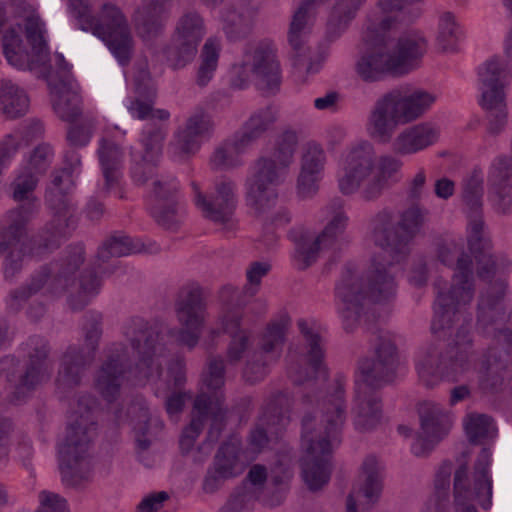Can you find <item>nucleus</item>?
<instances>
[{
	"instance_id": "obj_1",
	"label": "nucleus",
	"mask_w": 512,
	"mask_h": 512,
	"mask_svg": "<svg viewBox=\"0 0 512 512\" xmlns=\"http://www.w3.org/2000/svg\"><path fill=\"white\" fill-rule=\"evenodd\" d=\"M428 210L420 203H411L400 214L397 226L389 210H381L369 221L371 240L381 249L372 258L366 285L351 269H346L335 293L342 306L339 308L343 327L352 331L360 320L364 301H388L396 294L395 264L410 252L409 245L425 223Z\"/></svg>"
},
{
	"instance_id": "obj_2",
	"label": "nucleus",
	"mask_w": 512,
	"mask_h": 512,
	"mask_svg": "<svg viewBox=\"0 0 512 512\" xmlns=\"http://www.w3.org/2000/svg\"><path fill=\"white\" fill-rule=\"evenodd\" d=\"M320 415L307 413L302 418V476L312 491L326 485L331 475L330 457L341 442L346 419L344 388L337 383L333 393L318 402Z\"/></svg>"
},
{
	"instance_id": "obj_3",
	"label": "nucleus",
	"mask_w": 512,
	"mask_h": 512,
	"mask_svg": "<svg viewBox=\"0 0 512 512\" xmlns=\"http://www.w3.org/2000/svg\"><path fill=\"white\" fill-rule=\"evenodd\" d=\"M435 254L443 265L455 267L456 271L451 283L438 278L433 284V334L452 328L456 322L465 321L466 307L470 305L475 294L472 259L465 253L463 242L454 238L439 239L436 242Z\"/></svg>"
},
{
	"instance_id": "obj_4",
	"label": "nucleus",
	"mask_w": 512,
	"mask_h": 512,
	"mask_svg": "<svg viewBox=\"0 0 512 512\" xmlns=\"http://www.w3.org/2000/svg\"><path fill=\"white\" fill-rule=\"evenodd\" d=\"M96 407L97 401L90 394L78 396L65 437L59 444V467L62 479L68 485L78 486L92 477L91 449L96 436Z\"/></svg>"
},
{
	"instance_id": "obj_5",
	"label": "nucleus",
	"mask_w": 512,
	"mask_h": 512,
	"mask_svg": "<svg viewBox=\"0 0 512 512\" xmlns=\"http://www.w3.org/2000/svg\"><path fill=\"white\" fill-rule=\"evenodd\" d=\"M473 356V340L470 329L462 324L452 342L443 348L438 341H427L417 350L415 370L424 387L433 389L442 381H457L468 371Z\"/></svg>"
},
{
	"instance_id": "obj_6",
	"label": "nucleus",
	"mask_w": 512,
	"mask_h": 512,
	"mask_svg": "<svg viewBox=\"0 0 512 512\" xmlns=\"http://www.w3.org/2000/svg\"><path fill=\"white\" fill-rule=\"evenodd\" d=\"M68 11L76 26L101 39L121 65L129 63L133 51V37L128 19L116 4L104 3L97 16L87 0H68Z\"/></svg>"
},
{
	"instance_id": "obj_7",
	"label": "nucleus",
	"mask_w": 512,
	"mask_h": 512,
	"mask_svg": "<svg viewBox=\"0 0 512 512\" xmlns=\"http://www.w3.org/2000/svg\"><path fill=\"white\" fill-rule=\"evenodd\" d=\"M437 96L423 89H394L374 104L367 121L368 134L378 142L388 143L397 126L421 117L435 103Z\"/></svg>"
},
{
	"instance_id": "obj_8",
	"label": "nucleus",
	"mask_w": 512,
	"mask_h": 512,
	"mask_svg": "<svg viewBox=\"0 0 512 512\" xmlns=\"http://www.w3.org/2000/svg\"><path fill=\"white\" fill-rule=\"evenodd\" d=\"M202 382L207 390L214 394L209 395L203 392L195 398L191 422L183 430L180 438V448L183 453L191 451L208 417L212 419L207 433L209 442L218 441L224 425L226 409L223 407L224 396L220 389L225 383V365L220 356L208 358L206 370L202 374Z\"/></svg>"
},
{
	"instance_id": "obj_9",
	"label": "nucleus",
	"mask_w": 512,
	"mask_h": 512,
	"mask_svg": "<svg viewBox=\"0 0 512 512\" xmlns=\"http://www.w3.org/2000/svg\"><path fill=\"white\" fill-rule=\"evenodd\" d=\"M27 213L28 210L23 208L10 210L0 223V258L5 280L12 281L22 271L27 255L40 257L56 248L63 237H54L53 230L48 231L45 227L38 237L26 241Z\"/></svg>"
},
{
	"instance_id": "obj_10",
	"label": "nucleus",
	"mask_w": 512,
	"mask_h": 512,
	"mask_svg": "<svg viewBox=\"0 0 512 512\" xmlns=\"http://www.w3.org/2000/svg\"><path fill=\"white\" fill-rule=\"evenodd\" d=\"M27 359L20 364L14 357L0 360V375L11 383L13 391L10 401L19 404L51 377V367L47 362L50 353L48 341L41 336H31L25 343Z\"/></svg>"
},
{
	"instance_id": "obj_11",
	"label": "nucleus",
	"mask_w": 512,
	"mask_h": 512,
	"mask_svg": "<svg viewBox=\"0 0 512 512\" xmlns=\"http://www.w3.org/2000/svg\"><path fill=\"white\" fill-rule=\"evenodd\" d=\"M251 78L256 88L265 96L276 94L281 85V69L275 45L270 40H262L248 46L239 65L234 66L231 86L245 89Z\"/></svg>"
},
{
	"instance_id": "obj_12",
	"label": "nucleus",
	"mask_w": 512,
	"mask_h": 512,
	"mask_svg": "<svg viewBox=\"0 0 512 512\" xmlns=\"http://www.w3.org/2000/svg\"><path fill=\"white\" fill-rule=\"evenodd\" d=\"M122 335L137 354L140 375L147 379L160 377L169 351L163 330L143 318L133 317L123 324Z\"/></svg>"
},
{
	"instance_id": "obj_13",
	"label": "nucleus",
	"mask_w": 512,
	"mask_h": 512,
	"mask_svg": "<svg viewBox=\"0 0 512 512\" xmlns=\"http://www.w3.org/2000/svg\"><path fill=\"white\" fill-rule=\"evenodd\" d=\"M85 259V250L83 245L77 244L69 247L66 255L60 262L53 265V268L42 267L31 276L29 282L10 292L7 299V306L12 311H18L26 301L34 294L39 292L47 282L50 273L53 278L49 283V290L53 294H60L69 289L74 284V274L83 264Z\"/></svg>"
},
{
	"instance_id": "obj_14",
	"label": "nucleus",
	"mask_w": 512,
	"mask_h": 512,
	"mask_svg": "<svg viewBox=\"0 0 512 512\" xmlns=\"http://www.w3.org/2000/svg\"><path fill=\"white\" fill-rule=\"evenodd\" d=\"M491 452L483 448L474 464L472 478L468 475L467 464H461L454 471L453 494L454 512H477L474 501L488 510L492 506V478L489 467Z\"/></svg>"
},
{
	"instance_id": "obj_15",
	"label": "nucleus",
	"mask_w": 512,
	"mask_h": 512,
	"mask_svg": "<svg viewBox=\"0 0 512 512\" xmlns=\"http://www.w3.org/2000/svg\"><path fill=\"white\" fill-rule=\"evenodd\" d=\"M507 66L501 57L493 56L478 68L480 105L488 112V132L494 135L499 134L507 123Z\"/></svg>"
},
{
	"instance_id": "obj_16",
	"label": "nucleus",
	"mask_w": 512,
	"mask_h": 512,
	"mask_svg": "<svg viewBox=\"0 0 512 512\" xmlns=\"http://www.w3.org/2000/svg\"><path fill=\"white\" fill-rule=\"evenodd\" d=\"M288 171L267 155H261L251 163L244 186L247 205L255 214L261 216L275 205L276 187L285 181Z\"/></svg>"
},
{
	"instance_id": "obj_17",
	"label": "nucleus",
	"mask_w": 512,
	"mask_h": 512,
	"mask_svg": "<svg viewBox=\"0 0 512 512\" xmlns=\"http://www.w3.org/2000/svg\"><path fill=\"white\" fill-rule=\"evenodd\" d=\"M322 213L330 219L321 233L315 238L302 237L296 243L293 261L299 270H305L315 263L320 252L337 249L340 245L349 221L344 210V201L339 197L331 199L322 209Z\"/></svg>"
},
{
	"instance_id": "obj_18",
	"label": "nucleus",
	"mask_w": 512,
	"mask_h": 512,
	"mask_svg": "<svg viewBox=\"0 0 512 512\" xmlns=\"http://www.w3.org/2000/svg\"><path fill=\"white\" fill-rule=\"evenodd\" d=\"M24 28L32 52H28L20 35L13 29L8 30L2 39L3 54L8 64L23 70L44 66L49 55L44 39L45 24L38 16L33 15L24 20Z\"/></svg>"
},
{
	"instance_id": "obj_19",
	"label": "nucleus",
	"mask_w": 512,
	"mask_h": 512,
	"mask_svg": "<svg viewBox=\"0 0 512 512\" xmlns=\"http://www.w3.org/2000/svg\"><path fill=\"white\" fill-rule=\"evenodd\" d=\"M176 315L181 327L170 329L167 334L179 346L193 350L200 341L207 318V306L202 288L188 285L176 303Z\"/></svg>"
},
{
	"instance_id": "obj_20",
	"label": "nucleus",
	"mask_w": 512,
	"mask_h": 512,
	"mask_svg": "<svg viewBox=\"0 0 512 512\" xmlns=\"http://www.w3.org/2000/svg\"><path fill=\"white\" fill-rule=\"evenodd\" d=\"M206 35L204 18L197 11H186L177 20L172 43L164 50L170 68L179 70L191 63Z\"/></svg>"
},
{
	"instance_id": "obj_21",
	"label": "nucleus",
	"mask_w": 512,
	"mask_h": 512,
	"mask_svg": "<svg viewBox=\"0 0 512 512\" xmlns=\"http://www.w3.org/2000/svg\"><path fill=\"white\" fill-rule=\"evenodd\" d=\"M506 283L498 280L490 283L482 292L477 305L476 329L485 337L496 340L494 345H512V331L505 329L506 311L504 295Z\"/></svg>"
},
{
	"instance_id": "obj_22",
	"label": "nucleus",
	"mask_w": 512,
	"mask_h": 512,
	"mask_svg": "<svg viewBox=\"0 0 512 512\" xmlns=\"http://www.w3.org/2000/svg\"><path fill=\"white\" fill-rule=\"evenodd\" d=\"M399 367V353L388 332L380 331L373 344V356L360 360L356 381L381 388L392 382Z\"/></svg>"
},
{
	"instance_id": "obj_23",
	"label": "nucleus",
	"mask_w": 512,
	"mask_h": 512,
	"mask_svg": "<svg viewBox=\"0 0 512 512\" xmlns=\"http://www.w3.org/2000/svg\"><path fill=\"white\" fill-rule=\"evenodd\" d=\"M57 68H51L46 74L55 113L64 121L72 122L82 113V99L79 87L63 55H55Z\"/></svg>"
},
{
	"instance_id": "obj_24",
	"label": "nucleus",
	"mask_w": 512,
	"mask_h": 512,
	"mask_svg": "<svg viewBox=\"0 0 512 512\" xmlns=\"http://www.w3.org/2000/svg\"><path fill=\"white\" fill-rule=\"evenodd\" d=\"M375 170L373 147L368 142L352 146L342 155L336 173L341 194L350 196L362 190Z\"/></svg>"
},
{
	"instance_id": "obj_25",
	"label": "nucleus",
	"mask_w": 512,
	"mask_h": 512,
	"mask_svg": "<svg viewBox=\"0 0 512 512\" xmlns=\"http://www.w3.org/2000/svg\"><path fill=\"white\" fill-rule=\"evenodd\" d=\"M166 136L164 125L149 123L142 131L140 139L142 151L130 148L131 167L130 175L138 186L151 183L156 177L157 166L161 157L162 143Z\"/></svg>"
},
{
	"instance_id": "obj_26",
	"label": "nucleus",
	"mask_w": 512,
	"mask_h": 512,
	"mask_svg": "<svg viewBox=\"0 0 512 512\" xmlns=\"http://www.w3.org/2000/svg\"><path fill=\"white\" fill-rule=\"evenodd\" d=\"M194 193V203L202 215L217 225L223 226L227 231L236 228L234 218L236 208V184L228 178H221L215 183V195L208 198L200 190L197 183H191Z\"/></svg>"
},
{
	"instance_id": "obj_27",
	"label": "nucleus",
	"mask_w": 512,
	"mask_h": 512,
	"mask_svg": "<svg viewBox=\"0 0 512 512\" xmlns=\"http://www.w3.org/2000/svg\"><path fill=\"white\" fill-rule=\"evenodd\" d=\"M418 413L420 431L411 446V451L417 457H425L448 434L452 419L440 404L432 401L422 402L418 407Z\"/></svg>"
},
{
	"instance_id": "obj_28",
	"label": "nucleus",
	"mask_w": 512,
	"mask_h": 512,
	"mask_svg": "<svg viewBox=\"0 0 512 512\" xmlns=\"http://www.w3.org/2000/svg\"><path fill=\"white\" fill-rule=\"evenodd\" d=\"M179 184L175 177L160 175L152 182L148 196V210L163 228L176 230L181 223L178 205Z\"/></svg>"
},
{
	"instance_id": "obj_29",
	"label": "nucleus",
	"mask_w": 512,
	"mask_h": 512,
	"mask_svg": "<svg viewBox=\"0 0 512 512\" xmlns=\"http://www.w3.org/2000/svg\"><path fill=\"white\" fill-rule=\"evenodd\" d=\"M297 326L304 341L300 355L309 365L311 373L306 368L300 367L298 363L291 362L288 367V375L295 384H302L313 375L325 374V345L315 321L299 319Z\"/></svg>"
},
{
	"instance_id": "obj_30",
	"label": "nucleus",
	"mask_w": 512,
	"mask_h": 512,
	"mask_svg": "<svg viewBox=\"0 0 512 512\" xmlns=\"http://www.w3.org/2000/svg\"><path fill=\"white\" fill-rule=\"evenodd\" d=\"M70 185L71 179L67 172H54L46 190V204L52 212V219L46 228L48 231L53 230L54 237H65L75 225V209L67 196Z\"/></svg>"
},
{
	"instance_id": "obj_31",
	"label": "nucleus",
	"mask_w": 512,
	"mask_h": 512,
	"mask_svg": "<svg viewBox=\"0 0 512 512\" xmlns=\"http://www.w3.org/2000/svg\"><path fill=\"white\" fill-rule=\"evenodd\" d=\"M512 345H493L482 355L477 371V384L481 392L496 394L502 391L512 368Z\"/></svg>"
},
{
	"instance_id": "obj_32",
	"label": "nucleus",
	"mask_w": 512,
	"mask_h": 512,
	"mask_svg": "<svg viewBox=\"0 0 512 512\" xmlns=\"http://www.w3.org/2000/svg\"><path fill=\"white\" fill-rule=\"evenodd\" d=\"M106 358L95 376V388L108 402L120 394L125 375L130 368L129 353L125 344L111 343L106 347Z\"/></svg>"
},
{
	"instance_id": "obj_33",
	"label": "nucleus",
	"mask_w": 512,
	"mask_h": 512,
	"mask_svg": "<svg viewBox=\"0 0 512 512\" xmlns=\"http://www.w3.org/2000/svg\"><path fill=\"white\" fill-rule=\"evenodd\" d=\"M289 398L282 392L272 395L251 431L249 442L254 451H261L289 422Z\"/></svg>"
},
{
	"instance_id": "obj_34",
	"label": "nucleus",
	"mask_w": 512,
	"mask_h": 512,
	"mask_svg": "<svg viewBox=\"0 0 512 512\" xmlns=\"http://www.w3.org/2000/svg\"><path fill=\"white\" fill-rule=\"evenodd\" d=\"M382 487V467L375 456H367L357 483L347 497L346 512H358V505H374L379 500Z\"/></svg>"
},
{
	"instance_id": "obj_35",
	"label": "nucleus",
	"mask_w": 512,
	"mask_h": 512,
	"mask_svg": "<svg viewBox=\"0 0 512 512\" xmlns=\"http://www.w3.org/2000/svg\"><path fill=\"white\" fill-rule=\"evenodd\" d=\"M242 314L239 310H227L219 317L222 332L230 335L231 340L227 348V360L231 364L238 363L246 354L251 345V333L242 328ZM221 334V330L213 328L209 331L204 345L206 349L214 346V339Z\"/></svg>"
},
{
	"instance_id": "obj_36",
	"label": "nucleus",
	"mask_w": 512,
	"mask_h": 512,
	"mask_svg": "<svg viewBox=\"0 0 512 512\" xmlns=\"http://www.w3.org/2000/svg\"><path fill=\"white\" fill-rule=\"evenodd\" d=\"M173 0H141L132 14L137 35L143 40L160 36L171 14Z\"/></svg>"
},
{
	"instance_id": "obj_37",
	"label": "nucleus",
	"mask_w": 512,
	"mask_h": 512,
	"mask_svg": "<svg viewBox=\"0 0 512 512\" xmlns=\"http://www.w3.org/2000/svg\"><path fill=\"white\" fill-rule=\"evenodd\" d=\"M213 128L209 113L203 108H197L175 132L172 146L180 155L195 154L200 149L202 141L211 136Z\"/></svg>"
},
{
	"instance_id": "obj_38",
	"label": "nucleus",
	"mask_w": 512,
	"mask_h": 512,
	"mask_svg": "<svg viewBox=\"0 0 512 512\" xmlns=\"http://www.w3.org/2000/svg\"><path fill=\"white\" fill-rule=\"evenodd\" d=\"M378 388L355 381V396L352 407L353 424L356 430L365 432L374 429L382 418L381 399Z\"/></svg>"
},
{
	"instance_id": "obj_39",
	"label": "nucleus",
	"mask_w": 512,
	"mask_h": 512,
	"mask_svg": "<svg viewBox=\"0 0 512 512\" xmlns=\"http://www.w3.org/2000/svg\"><path fill=\"white\" fill-rule=\"evenodd\" d=\"M92 353H85L80 345H69L62 354L55 379L57 389L66 393L79 386L86 369L94 361Z\"/></svg>"
},
{
	"instance_id": "obj_40",
	"label": "nucleus",
	"mask_w": 512,
	"mask_h": 512,
	"mask_svg": "<svg viewBox=\"0 0 512 512\" xmlns=\"http://www.w3.org/2000/svg\"><path fill=\"white\" fill-rule=\"evenodd\" d=\"M373 44L375 46L362 53L354 64L356 76L367 84L380 82L388 75H397L389 56L388 46L382 42Z\"/></svg>"
},
{
	"instance_id": "obj_41",
	"label": "nucleus",
	"mask_w": 512,
	"mask_h": 512,
	"mask_svg": "<svg viewBox=\"0 0 512 512\" xmlns=\"http://www.w3.org/2000/svg\"><path fill=\"white\" fill-rule=\"evenodd\" d=\"M488 197L496 208L506 213L512 206V159L497 157L489 170Z\"/></svg>"
},
{
	"instance_id": "obj_42",
	"label": "nucleus",
	"mask_w": 512,
	"mask_h": 512,
	"mask_svg": "<svg viewBox=\"0 0 512 512\" xmlns=\"http://www.w3.org/2000/svg\"><path fill=\"white\" fill-rule=\"evenodd\" d=\"M258 14V6L252 0H235L221 16L223 31L230 41H238L249 36Z\"/></svg>"
},
{
	"instance_id": "obj_43",
	"label": "nucleus",
	"mask_w": 512,
	"mask_h": 512,
	"mask_svg": "<svg viewBox=\"0 0 512 512\" xmlns=\"http://www.w3.org/2000/svg\"><path fill=\"white\" fill-rule=\"evenodd\" d=\"M127 417L135 433L138 452L147 451L156 432L163 428L159 419H152L147 402L142 397H136L127 409Z\"/></svg>"
},
{
	"instance_id": "obj_44",
	"label": "nucleus",
	"mask_w": 512,
	"mask_h": 512,
	"mask_svg": "<svg viewBox=\"0 0 512 512\" xmlns=\"http://www.w3.org/2000/svg\"><path fill=\"white\" fill-rule=\"evenodd\" d=\"M439 130L430 123H420L404 129L392 143L393 151L400 155H411L437 142Z\"/></svg>"
},
{
	"instance_id": "obj_45",
	"label": "nucleus",
	"mask_w": 512,
	"mask_h": 512,
	"mask_svg": "<svg viewBox=\"0 0 512 512\" xmlns=\"http://www.w3.org/2000/svg\"><path fill=\"white\" fill-rule=\"evenodd\" d=\"M99 164L104 177L102 192L107 194L118 186L122 177L124 151L115 142L102 138L97 150Z\"/></svg>"
},
{
	"instance_id": "obj_46",
	"label": "nucleus",
	"mask_w": 512,
	"mask_h": 512,
	"mask_svg": "<svg viewBox=\"0 0 512 512\" xmlns=\"http://www.w3.org/2000/svg\"><path fill=\"white\" fill-rule=\"evenodd\" d=\"M134 93L127 110L132 117L143 120L152 112L156 98V88L146 65L139 67L134 75Z\"/></svg>"
},
{
	"instance_id": "obj_47",
	"label": "nucleus",
	"mask_w": 512,
	"mask_h": 512,
	"mask_svg": "<svg viewBox=\"0 0 512 512\" xmlns=\"http://www.w3.org/2000/svg\"><path fill=\"white\" fill-rule=\"evenodd\" d=\"M402 165L403 163L401 160L394 156H381L377 163L376 172H373L371 179L360 191L361 197L365 201L378 199L390 181H397L396 177L400 172Z\"/></svg>"
},
{
	"instance_id": "obj_48",
	"label": "nucleus",
	"mask_w": 512,
	"mask_h": 512,
	"mask_svg": "<svg viewBox=\"0 0 512 512\" xmlns=\"http://www.w3.org/2000/svg\"><path fill=\"white\" fill-rule=\"evenodd\" d=\"M26 91L11 80H0V114L7 119H17L29 110Z\"/></svg>"
},
{
	"instance_id": "obj_49",
	"label": "nucleus",
	"mask_w": 512,
	"mask_h": 512,
	"mask_svg": "<svg viewBox=\"0 0 512 512\" xmlns=\"http://www.w3.org/2000/svg\"><path fill=\"white\" fill-rule=\"evenodd\" d=\"M220 52V40L216 37H209L201 49L199 64L195 74V83L198 87H206L214 78Z\"/></svg>"
},
{
	"instance_id": "obj_50",
	"label": "nucleus",
	"mask_w": 512,
	"mask_h": 512,
	"mask_svg": "<svg viewBox=\"0 0 512 512\" xmlns=\"http://www.w3.org/2000/svg\"><path fill=\"white\" fill-rule=\"evenodd\" d=\"M142 251V245L124 234H114L107 238L97 251V261L105 263L113 257H123Z\"/></svg>"
},
{
	"instance_id": "obj_51",
	"label": "nucleus",
	"mask_w": 512,
	"mask_h": 512,
	"mask_svg": "<svg viewBox=\"0 0 512 512\" xmlns=\"http://www.w3.org/2000/svg\"><path fill=\"white\" fill-rule=\"evenodd\" d=\"M463 38V31L456 17L451 12H444L439 18L437 45L446 53L458 51L459 42Z\"/></svg>"
},
{
	"instance_id": "obj_52",
	"label": "nucleus",
	"mask_w": 512,
	"mask_h": 512,
	"mask_svg": "<svg viewBox=\"0 0 512 512\" xmlns=\"http://www.w3.org/2000/svg\"><path fill=\"white\" fill-rule=\"evenodd\" d=\"M240 452L241 443L238 439L233 438L219 447L211 465L230 478H234L242 471Z\"/></svg>"
},
{
	"instance_id": "obj_53",
	"label": "nucleus",
	"mask_w": 512,
	"mask_h": 512,
	"mask_svg": "<svg viewBox=\"0 0 512 512\" xmlns=\"http://www.w3.org/2000/svg\"><path fill=\"white\" fill-rule=\"evenodd\" d=\"M38 185V177L33 172L22 169L10 185L12 198L17 202L28 201L27 206H20L28 210V219L36 208L37 198L34 196V190Z\"/></svg>"
},
{
	"instance_id": "obj_54",
	"label": "nucleus",
	"mask_w": 512,
	"mask_h": 512,
	"mask_svg": "<svg viewBox=\"0 0 512 512\" xmlns=\"http://www.w3.org/2000/svg\"><path fill=\"white\" fill-rule=\"evenodd\" d=\"M484 194V178L480 169H474L463 178L461 183V197L470 211L482 209Z\"/></svg>"
},
{
	"instance_id": "obj_55",
	"label": "nucleus",
	"mask_w": 512,
	"mask_h": 512,
	"mask_svg": "<svg viewBox=\"0 0 512 512\" xmlns=\"http://www.w3.org/2000/svg\"><path fill=\"white\" fill-rule=\"evenodd\" d=\"M297 145L298 136L296 131L285 129L276 137L273 151L267 156L289 170L294 161Z\"/></svg>"
},
{
	"instance_id": "obj_56",
	"label": "nucleus",
	"mask_w": 512,
	"mask_h": 512,
	"mask_svg": "<svg viewBox=\"0 0 512 512\" xmlns=\"http://www.w3.org/2000/svg\"><path fill=\"white\" fill-rule=\"evenodd\" d=\"M101 284L94 271L85 270L80 276L78 294L69 298L71 309L79 311L87 306L91 299L99 294Z\"/></svg>"
},
{
	"instance_id": "obj_57",
	"label": "nucleus",
	"mask_w": 512,
	"mask_h": 512,
	"mask_svg": "<svg viewBox=\"0 0 512 512\" xmlns=\"http://www.w3.org/2000/svg\"><path fill=\"white\" fill-rule=\"evenodd\" d=\"M464 428L472 443H480L484 439L492 438L497 431L490 416L478 413H470L464 418Z\"/></svg>"
},
{
	"instance_id": "obj_58",
	"label": "nucleus",
	"mask_w": 512,
	"mask_h": 512,
	"mask_svg": "<svg viewBox=\"0 0 512 512\" xmlns=\"http://www.w3.org/2000/svg\"><path fill=\"white\" fill-rule=\"evenodd\" d=\"M85 353H92L95 358L103 334V315L97 311H88L82 324Z\"/></svg>"
},
{
	"instance_id": "obj_59",
	"label": "nucleus",
	"mask_w": 512,
	"mask_h": 512,
	"mask_svg": "<svg viewBox=\"0 0 512 512\" xmlns=\"http://www.w3.org/2000/svg\"><path fill=\"white\" fill-rule=\"evenodd\" d=\"M277 119V108L273 105H267L255 110L243 126L260 139L276 123Z\"/></svg>"
},
{
	"instance_id": "obj_60",
	"label": "nucleus",
	"mask_w": 512,
	"mask_h": 512,
	"mask_svg": "<svg viewBox=\"0 0 512 512\" xmlns=\"http://www.w3.org/2000/svg\"><path fill=\"white\" fill-rule=\"evenodd\" d=\"M286 327L281 322H275L268 325L261 340H260V352L262 355H271V358L279 356L285 341Z\"/></svg>"
},
{
	"instance_id": "obj_61",
	"label": "nucleus",
	"mask_w": 512,
	"mask_h": 512,
	"mask_svg": "<svg viewBox=\"0 0 512 512\" xmlns=\"http://www.w3.org/2000/svg\"><path fill=\"white\" fill-rule=\"evenodd\" d=\"M242 165L241 157L236 154L228 141L217 146L209 158V166L214 171H226Z\"/></svg>"
},
{
	"instance_id": "obj_62",
	"label": "nucleus",
	"mask_w": 512,
	"mask_h": 512,
	"mask_svg": "<svg viewBox=\"0 0 512 512\" xmlns=\"http://www.w3.org/2000/svg\"><path fill=\"white\" fill-rule=\"evenodd\" d=\"M256 489L244 486L234 491L218 512H251L258 499Z\"/></svg>"
},
{
	"instance_id": "obj_63",
	"label": "nucleus",
	"mask_w": 512,
	"mask_h": 512,
	"mask_svg": "<svg viewBox=\"0 0 512 512\" xmlns=\"http://www.w3.org/2000/svg\"><path fill=\"white\" fill-rule=\"evenodd\" d=\"M327 155L323 147L316 142H308L302 150L300 168L324 175Z\"/></svg>"
},
{
	"instance_id": "obj_64",
	"label": "nucleus",
	"mask_w": 512,
	"mask_h": 512,
	"mask_svg": "<svg viewBox=\"0 0 512 512\" xmlns=\"http://www.w3.org/2000/svg\"><path fill=\"white\" fill-rule=\"evenodd\" d=\"M452 472L453 463L449 460L443 461L436 471L434 479V494L437 498V512L442 510L443 502H447L449 499Z\"/></svg>"
}]
</instances>
